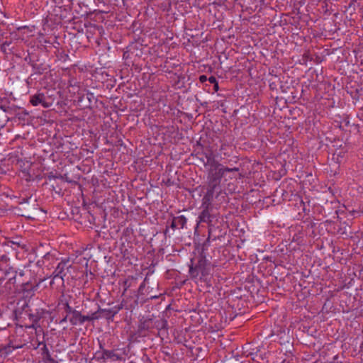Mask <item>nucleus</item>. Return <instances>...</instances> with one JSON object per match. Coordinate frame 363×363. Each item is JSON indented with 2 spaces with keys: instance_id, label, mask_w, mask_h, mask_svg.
Segmentation results:
<instances>
[{
  "instance_id": "obj_30",
  "label": "nucleus",
  "mask_w": 363,
  "mask_h": 363,
  "mask_svg": "<svg viewBox=\"0 0 363 363\" xmlns=\"http://www.w3.org/2000/svg\"><path fill=\"white\" fill-rule=\"evenodd\" d=\"M23 202L25 203L28 202V201L26 199H24Z\"/></svg>"
},
{
  "instance_id": "obj_14",
  "label": "nucleus",
  "mask_w": 363,
  "mask_h": 363,
  "mask_svg": "<svg viewBox=\"0 0 363 363\" xmlns=\"http://www.w3.org/2000/svg\"><path fill=\"white\" fill-rule=\"evenodd\" d=\"M147 281V277L144 279L143 282L140 284L139 289H138V294L140 296L145 295V293L147 294H150V292H147L145 289L146 281Z\"/></svg>"
},
{
  "instance_id": "obj_15",
  "label": "nucleus",
  "mask_w": 363,
  "mask_h": 363,
  "mask_svg": "<svg viewBox=\"0 0 363 363\" xmlns=\"http://www.w3.org/2000/svg\"><path fill=\"white\" fill-rule=\"evenodd\" d=\"M220 169L223 171V175H224L225 172H238L239 169L238 167L234 168H229V167H220Z\"/></svg>"
},
{
  "instance_id": "obj_2",
  "label": "nucleus",
  "mask_w": 363,
  "mask_h": 363,
  "mask_svg": "<svg viewBox=\"0 0 363 363\" xmlns=\"http://www.w3.org/2000/svg\"><path fill=\"white\" fill-rule=\"evenodd\" d=\"M191 266L189 268V274L192 278H196L201 275L200 279L206 280V277L210 274V262L203 255H200L197 258V262H194V259L191 260Z\"/></svg>"
},
{
  "instance_id": "obj_25",
  "label": "nucleus",
  "mask_w": 363,
  "mask_h": 363,
  "mask_svg": "<svg viewBox=\"0 0 363 363\" xmlns=\"http://www.w3.org/2000/svg\"><path fill=\"white\" fill-rule=\"evenodd\" d=\"M150 298H152H152H157V297H158V296H157V295H150Z\"/></svg>"
},
{
  "instance_id": "obj_21",
  "label": "nucleus",
  "mask_w": 363,
  "mask_h": 363,
  "mask_svg": "<svg viewBox=\"0 0 363 363\" xmlns=\"http://www.w3.org/2000/svg\"><path fill=\"white\" fill-rule=\"evenodd\" d=\"M199 80L201 82H205L206 81L208 80V78L206 75H201L199 77Z\"/></svg>"
},
{
  "instance_id": "obj_13",
  "label": "nucleus",
  "mask_w": 363,
  "mask_h": 363,
  "mask_svg": "<svg viewBox=\"0 0 363 363\" xmlns=\"http://www.w3.org/2000/svg\"><path fill=\"white\" fill-rule=\"evenodd\" d=\"M55 259V258L54 255L48 252L46 255H45L44 257H43L42 262L44 264H47V267H48L49 264H50L51 262H53Z\"/></svg>"
},
{
  "instance_id": "obj_28",
  "label": "nucleus",
  "mask_w": 363,
  "mask_h": 363,
  "mask_svg": "<svg viewBox=\"0 0 363 363\" xmlns=\"http://www.w3.org/2000/svg\"><path fill=\"white\" fill-rule=\"evenodd\" d=\"M24 218H28V219L32 218V217L30 216H25V215H24Z\"/></svg>"
},
{
  "instance_id": "obj_29",
  "label": "nucleus",
  "mask_w": 363,
  "mask_h": 363,
  "mask_svg": "<svg viewBox=\"0 0 363 363\" xmlns=\"http://www.w3.org/2000/svg\"><path fill=\"white\" fill-rule=\"evenodd\" d=\"M18 275H19V277H20V278H21V277L23 276V273H22V272H19V274H18Z\"/></svg>"
},
{
  "instance_id": "obj_9",
  "label": "nucleus",
  "mask_w": 363,
  "mask_h": 363,
  "mask_svg": "<svg viewBox=\"0 0 363 363\" xmlns=\"http://www.w3.org/2000/svg\"><path fill=\"white\" fill-rule=\"evenodd\" d=\"M186 223V218L184 216L174 217L172 220L171 228L172 229L183 228Z\"/></svg>"
},
{
  "instance_id": "obj_27",
  "label": "nucleus",
  "mask_w": 363,
  "mask_h": 363,
  "mask_svg": "<svg viewBox=\"0 0 363 363\" xmlns=\"http://www.w3.org/2000/svg\"><path fill=\"white\" fill-rule=\"evenodd\" d=\"M67 316H66V317H65V318H63L60 322H61V323L66 322V321H67Z\"/></svg>"
},
{
  "instance_id": "obj_20",
  "label": "nucleus",
  "mask_w": 363,
  "mask_h": 363,
  "mask_svg": "<svg viewBox=\"0 0 363 363\" xmlns=\"http://www.w3.org/2000/svg\"><path fill=\"white\" fill-rule=\"evenodd\" d=\"M208 82H209L211 84H216V83L217 82V80H216V77H213V76H211V77H210L209 78H208Z\"/></svg>"
},
{
  "instance_id": "obj_17",
  "label": "nucleus",
  "mask_w": 363,
  "mask_h": 363,
  "mask_svg": "<svg viewBox=\"0 0 363 363\" xmlns=\"http://www.w3.org/2000/svg\"><path fill=\"white\" fill-rule=\"evenodd\" d=\"M18 347H21V346H20V347H18V346L16 347V348H18ZM14 349H15V347H14L11 346V345H8V346L5 347L3 349V351H4L3 352H4V354H9V353L11 352V351H12L13 350H14Z\"/></svg>"
},
{
  "instance_id": "obj_12",
  "label": "nucleus",
  "mask_w": 363,
  "mask_h": 363,
  "mask_svg": "<svg viewBox=\"0 0 363 363\" xmlns=\"http://www.w3.org/2000/svg\"><path fill=\"white\" fill-rule=\"evenodd\" d=\"M102 359H113L118 360V359H120V357L112 350H103V352H102Z\"/></svg>"
},
{
  "instance_id": "obj_22",
  "label": "nucleus",
  "mask_w": 363,
  "mask_h": 363,
  "mask_svg": "<svg viewBox=\"0 0 363 363\" xmlns=\"http://www.w3.org/2000/svg\"><path fill=\"white\" fill-rule=\"evenodd\" d=\"M23 29H24V35L32 31V30L30 29L29 27H28L26 26H24Z\"/></svg>"
},
{
  "instance_id": "obj_10",
  "label": "nucleus",
  "mask_w": 363,
  "mask_h": 363,
  "mask_svg": "<svg viewBox=\"0 0 363 363\" xmlns=\"http://www.w3.org/2000/svg\"><path fill=\"white\" fill-rule=\"evenodd\" d=\"M122 308L121 306H115L111 309H101L99 311L104 313V316L108 320H113V318Z\"/></svg>"
},
{
  "instance_id": "obj_8",
  "label": "nucleus",
  "mask_w": 363,
  "mask_h": 363,
  "mask_svg": "<svg viewBox=\"0 0 363 363\" xmlns=\"http://www.w3.org/2000/svg\"><path fill=\"white\" fill-rule=\"evenodd\" d=\"M45 96L43 94H37L30 97V103L33 106H38L42 104L44 107H48V105L45 102Z\"/></svg>"
},
{
  "instance_id": "obj_4",
  "label": "nucleus",
  "mask_w": 363,
  "mask_h": 363,
  "mask_svg": "<svg viewBox=\"0 0 363 363\" xmlns=\"http://www.w3.org/2000/svg\"><path fill=\"white\" fill-rule=\"evenodd\" d=\"M28 316V323L24 322V328L33 329L35 330V335H38V333H41L42 328L39 325V320L40 319V316L38 313H31V310H26L24 311Z\"/></svg>"
},
{
  "instance_id": "obj_24",
  "label": "nucleus",
  "mask_w": 363,
  "mask_h": 363,
  "mask_svg": "<svg viewBox=\"0 0 363 363\" xmlns=\"http://www.w3.org/2000/svg\"><path fill=\"white\" fill-rule=\"evenodd\" d=\"M213 85H214V86H213V89H214V91H217L218 90V89H219L218 82H216V84H214Z\"/></svg>"
},
{
  "instance_id": "obj_26",
  "label": "nucleus",
  "mask_w": 363,
  "mask_h": 363,
  "mask_svg": "<svg viewBox=\"0 0 363 363\" xmlns=\"http://www.w3.org/2000/svg\"><path fill=\"white\" fill-rule=\"evenodd\" d=\"M16 315H18V314H21V312L18 309L15 310Z\"/></svg>"
},
{
  "instance_id": "obj_23",
  "label": "nucleus",
  "mask_w": 363,
  "mask_h": 363,
  "mask_svg": "<svg viewBox=\"0 0 363 363\" xmlns=\"http://www.w3.org/2000/svg\"><path fill=\"white\" fill-rule=\"evenodd\" d=\"M74 311V310H72V308L68 304L66 305V311L67 312L72 313V311Z\"/></svg>"
},
{
  "instance_id": "obj_1",
  "label": "nucleus",
  "mask_w": 363,
  "mask_h": 363,
  "mask_svg": "<svg viewBox=\"0 0 363 363\" xmlns=\"http://www.w3.org/2000/svg\"><path fill=\"white\" fill-rule=\"evenodd\" d=\"M36 255L31 247L30 251L24 257V261L27 259L28 262L24 263V277H28L29 280L24 283V310L28 308V303L30 298L35 295V291L37 290L38 285L43 281V278H37L41 272V264L40 260H36Z\"/></svg>"
},
{
  "instance_id": "obj_6",
  "label": "nucleus",
  "mask_w": 363,
  "mask_h": 363,
  "mask_svg": "<svg viewBox=\"0 0 363 363\" xmlns=\"http://www.w3.org/2000/svg\"><path fill=\"white\" fill-rule=\"evenodd\" d=\"M89 316L88 315H83L81 314L80 312L77 311H72V316L69 318V322L72 325H75L78 323H84L85 321H88Z\"/></svg>"
},
{
  "instance_id": "obj_5",
  "label": "nucleus",
  "mask_w": 363,
  "mask_h": 363,
  "mask_svg": "<svg viewBox=\"0 0 363 363\" xmlns=\"http://www.w3.org/2000/svg\"><path fill=\"white\" fill-rule=\"evenodd\" d=\"M69 261H62L58 263L55 270L52 273L53 279L60 278L62 284L64 283V277L66 276L65 270H68L70 265H68Z\"/></svg>"
},
{
  "instance_id": "obj_11",
  "label": "nucleus",
  "mask_w": 363,
  "mask_h": 363,
  "mask_svg": "<svg viewBox=\"0 0 363 363\" xmlns=\"http://www.w3.org/2000/svg\"><path fill=\"white\" fill-rule=\"evenodd\" d=\"M211 216L209 213L208 208V207H206L201 211V214L199 216V218L200 222L210 223L211 222Z\"/></svg>"
},
{
  "instance_id": "obj_16",
  "label": "nucleus",
  "mask_w": 363,
  "mask_h": 363,
  "mask_svg": "<svg viewBox=\"0 0 363 363\" xmlns=\"http://www.w3.org/2000/svg\"><path fill=\"white\" fill-rule=\"evenodd\" d=\"M16 279H17V276H14L13 277H11L9 278V284L10 285H13V287L15 288V289L18 290V285H16Z\"/></svg>"
},
{
  "instance_id": "obj_7",
  "label": "nucleus",
  "mask_w": 363,
  "mask_h": 363,
  "mask_svg": "<svg viewBox=\"0 0 363 363\" xmlns=\"http://www.w3.org/2000/svg\"><path fill=\"white\" fill-rule=\"evenodd\" d=\"M206 162H204V165L209 166L210 168H218L221 167V164L216 160L215 155L212 151H208L205 153Z\"/></svg>"
},
{
  "instance_id": "obj_19",
  "label": "nucleus",
  "mask_w": 363,
  "mask_h": 363,
  "mask_svg": "<svg viewBox=\"0 0 363 363\" xmlns=\"http://www.w3.org/2000/svg\"><path fill=\"white\" fill-rule=\"evenodd\" d=\"M24 179L26 180V181H30L32 179H33V177L30 174V173H26L24 172Z\"/></svg>"
},
{
  "instance_id": "obj_3",
  "label": "nucleus",
  "mask_w": 363,
  "mask_h": 363,
  "mask_svg": "<svg viewBox=\"0 0 363 363\" xmlns=\"http://www.w3.org/2000/svg\"><path fill=\"white\" fill-rule=\"evenodd\" d=\"M223 177V171L220 169V167L208 169L207 177L208 189L206 196H213L216 188L219 187Z\"/></svg>"
},
{
  "instance_id": "obj_18",
  "label": "nucleus",
  "mask_w": 363,
  "mask_h": 363,
  "mask_svg": "<svg viewBox=\"0 0 363 363\" xmlns=\"http://www.w3.org/2000/svg\"><path fill=\"white\" fill-rule=\"evenodd\" d=\"M98 312L99 311L93 313L91 315H88L89 316L88 321H91V320L98 319L99 318V316L97 315Z\"/></svg>"
}]
</instances>
